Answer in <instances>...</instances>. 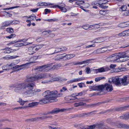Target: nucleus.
Listing matches in <instances>:
<instances>
[{
	"label": "nucleus",
	"instance_id": "f257e3e1",
	"mask_svg": "<svg viewBox=\"0 0 129 129\" xmlns=\"http://www.w3.org/2000/svg\"><path fill=\"white\" fill-rule=\"evenodd\" d=\"M25 82L17 84L15 86L14 91L16 93H22V96L25 97L32 96L36 94V93L40 92L39 89H36L33 90L35 83H31L28 84Z\"/></svg>",
	"mask_w": 129,
	"mask_h": 129
},
{
	"label": "nucleus",
	"instance_id": "f03ea898",
	"mask_svg": "<svg viewBox=\"0 0 129 129\" xmlns=\"http://www.w3.org/2000/svg\"><path fill=\"white\" fill-rule=\"evenodd\" d=\"M56 90L50 91L47 90L44 92L43 95L45 97L41 100L40 102V104H45L49 102H56L57 101L56 98L58 96L59 94H57Z\"/></svg>",
	"mask_w": 129,
	"mask_h": 129
},
{
	"label": "nucleus",
	"instance_id": "7ed1b4c3",
	"mask_svg": "<svg viewBox=\"0 0 129 129\" xmlns=\"http://www.w3.org/2000/svg\"><path fill=\"white\" fill-rule=\"evenodd\" d=\"M51 77L50 75L46 73H41L37 75H35L34 76H32L30 75H28L25 80V81L26 82H30L40 79L49 78V80H44L41 82L42 83L46 84L51 82Z\"/></svg>",
	"mask_w": 129,
	"mask_h": 129
},
{
	"label": "nucleus",
	"instance_id": "20e7f679",
	"mask_svg": "<svg viewBox=\"0 0 129 129\" xmlns=\"http://www.w3.org/2000/svg\"><path fill=\"white\" fill-rule=\"evenodd\" d=\"M110 61L118 62H124L129 59V56L127 54L124 52H121L118 54H113L107 58Z\"/></svg>",
	"mask_w": 129,
	"mask_h": 129
},
{
	"label": "nucleus",
	"instance_id": "39448f33",
	"mask_svg": "<svg viewBox=\"0 0 129 129\" xmlns=\"http://www.w3.org/2000/svg\"><path fill=\"white\" fill-rule=\"evenodd\" d=\"M89 89L94 90L102 91L105 88H106V90L107 91L109 92H110L113 90L112 85L108 83L105 84L104 85L98 86L94 85L92 86H89Z\"/></svg>",
	"mask_w": 129,
	"mask_h": 129
},
{
	"label": "nucleus",
	"instance_id": "423d86ee",
	"mask_svg": "<svg viewBox=\"0 0 129 129\" xmlns=\"http://www.w3.org/2000/svg\"><path fill=\"white\" fill-rule=\"evenodd\" d=\"M127 79V77L126 76L122 78L113 77L109 79L108 82L110 84L113 83L116 85H121V83H125Z\"/></svg>",
	"mask_w": 129,
	"mask_h": 129
},
{
	"label": "nucleus",
	"instance_id": "0eeeda50",
	"mask_svg": "<svg viewBox=\"0 0 129 129\" xmlns=\"http://www.w3.org/2000/svg\"><path fill=\"white\" fill-rule=\"evenodd\" d=\"M53 64L52 63L47 64L37 67L35 68V70H37L38 71H41L42 72H47L51 69V66Z\"/></svg>",
	"mask_w": 129,
	"mask_h": 129
},
{
	"label": "nucleus",
	"instance_id": "6e6552de",
	"mask_svg": "<svg viewBox=\"0 0 129 129\" xmlns=\"http://www.w3.org/2000/svg\"><path fill=\"white\" fill-rule=\"evenodd\" d=\"M64 109H60L59 108H55L51 111L48 112L47 113L43 114L44 115H47L50 114H56L59 112H62L66 110Z\"/></svg>",
	"mask_w": 129,
	"mask_h": 129
},
{
	"label": "nucleus",
	"instance_id": "1a4fd4ad",
	"mask_svg": "<svg viewBox=\"0 0 129 129\" xmlns=\"http://www.w3.org/2000/svg\"><path fill=\"white\" fill-rule=\"evenodd\" d=\"M39 49V47L36 46L29 47L27 51V53L29 54H33Z\"/></svg>",
	"mask_w": 129,
	"mask_h": 129
},
{
	"label": "nucleus",
	"instance_id": "9d476101",
	"mask_svg": "<svg viewBox=\"0 0 129 129\" xmlns=\"http://www.w3.org/2000/svg\"><path fill=\"white\" fill-rule=\"evenodd\" d=\"M25 64H24L20 66L19 65L15 66V64L14 63H13L9 65V70L13 68L14 69H16L19 68H20V69H23L25 68Z\"/></svg>",
	"mask_w": 129,
	"mask_h": 129
},
{
	"label": "nucleus",
	"instance_id": "9b49d317",
	"mask_svg": "<svg viewBox=\"0 0 129 129\" xmlns=\"http://www.w3.org/2000/svg\"><path fill=\"white\" fill-rule=\"evenodd\" d=\"M84 77L79 78H74L71 80H68L67 82L68 84L72 83L74 82L79 81L85 79Z\"/></svg>",
	"mask_w": 129,
	"mask_h": 129
},
{
	"label": "nucleus",
	"instance_id": "f8f14e48",
	"mask_svg": "<svg viewBox=\"0 0 129 129\" xmlns=\"http://www.w3.org/2000/svg\"><path fill=\"white\" fill-rule=\"evenodd\" d=\"M75 56L74 54H69L62 56V59L64 60H67L71 59Z\"/></svg>",
	"mask_w": 129,
	"mask_h": 129
},
{
	"label": "nucleus",
	"instance_id": "ddd939ff",
	"mask_svg": "<svg viewBox=\"0 0 129 129\" xmlns=\"http://www.w3.org/2000/svg\"><path fill=\"white\" fill-rule=\"evenodd\" d=\"M47 116H45L42 117H37L35 118H32L29 119V120L32 121H39L40 120H42L47 118Z\"/></svg>",
	"mask_w": 129,
	"mask_h": 129
},
{
	"label": "nucleus",
	"instance_id": "4468645a",
	"mask_svg": "<svg viewBox=\"0 0 129 129\" xmlns=\"http://www.w3.org/2000/svg\"><path fill=\"white\" fill-rule=\"evenodd\" d=\"M116 126L118 128H128V125L126 124L122 123H118L117 124Z\"/></svg>",
	"mask_w": 129,
	"mask_h": 129
},
{
	"label": "nucleus",
	"instance_id": "2eb2a0df",
	"mask_svg": "<svg viewBox=\"0 0 129 129\" xmlns=\"http://www.w3.org/2000/svg\"><path fill=\"white\" fill-rule=\"evenodd\" d=\"M55 51L56 50H55V49L54 48L49 49L47 51L48 54H46V55H52L55 53Z\"/></svg>",
	"mask_w": 129,
	"mask_h": 129
},
{
	"label": "nucleus",
	"instance_id": "dca6fc26",
	"mask_svg": "<svg viewBox=\"0 0 129 129\" xmlns=\"http://www.w3.org/2000/svg\"><path fill=\"white\" fill-rule=\"evenodd\" d=\"M53 6L55 8H56V7H57L63 12H66L67 11V9L64 7H61L59 5H54V6Z\"/></svg>",
	"mask_w": 129,
	"mask_h": 129
},
{
	"label": "nucleus",
	"instance_id": "f3484780",
	"mask_svg": "<svg viewBox=\"0 0 129 129\" xmlns=\"http://www.w3.org/2000/svg\"><path fill=\"white\" fill-rule=\"evenodd\" d=\"M100 48L101 49V50H102V53L106 52H108L109 51L111 50V49L109 48V46L105 47H103Z\"/></svg>",
	"mask_w": 129,
	"mask_h": 129
},
{
	"label": "nucleus",
	"instance_id": "a211bd4d",
	"mask_svg": "<svg viewBox=\"0 0 129 129\" xmlns=\"http://www.w3.org/2000/svg\"><path fill=\"white\" fill-rule=\"evenodd\" d=\"M10 26V21H6L4 22L2 24V27H7Z\"/></svg>",
	"mask_w": 129,
	"mask_h": 129
},
{
	"label": "nucleus",
	"instance_id": "6ab92c4d",
	"mask_svg": "<svg viewBox=\"0 0 129 129\" xmlns=\"http://www.w3.org/2000/svg\"><path fill=\"white\" fill-rule=\"evenodd\" d=\"M126 32L125 31H123L121 33H119L118 34L116 35V36L117 37L118 36L120 37H123L126 36Z\"/></svg>",
	"mask_w": 129,
	"mask_h": 129
},
{
	"label": "nucleus",
	"instance_id": "aec40b11",
	"mask_svg": "<svg viewBox=\"0 0 129 129\" xmlns=\"http://www.w3.org/2000/svg\"><path fill=\"white\" fill-rule=\"evenodd\" d=\"M51 76V82H53L54 81H58L59 80V78L58 77H56L55 78H53L51 75H50Z\"/></svg>",
	"mask_w": 129,
	"mask_h": 129
},
{
	"label": "nucleus",
	"instance_id": "412c9836",
	"mask_svg": "<svg viewBox=\"0 0 129 129\" xmlns=\"http://www.w3.org/2000/svg\"><path fill=\"white\" fill-rule=\"evenodd\" d=\"M120 119H128V117L127 114L123 115L119 117Z\"/></svg>",
	"mask_w": 129,
	"mask_h": 129
},
{
	"label": "nucleus",
	"instance_id": "4be33fe9",
	"mask_svg": "<svg viewBox=\"0 0 129 129\" xmlns=\"http://www.w3.org/2000/svg\"><path fill=\"white\" fill-rule=\"evenodd\" d=\"M122 14L123 16H126L129 15V12L127 11H125L122 12Z\"/></svg>",
	"mask_w": 129,
	"mask_h": 129
},
{
	"label": "nucleus",
	"instance_id": "5701e85b",
	"mask_svg": "<svg viewBox=\"0 0 129 129\" xmlns=\"http://www.w3.org/2000/svg\"><path fill=\"white\" fill-rule=\"evenodd\" d=\"M26 101H24L22 100V99L21 98H20L19 99V100L17 101V102L19 103L20 105H23L24 104V102Z\"/></svg>",
	"mask_w": 129,
	"mask_h": 129
},
{
	"label": "nucleus",
	"instance_id": "b1692460",
	"mask_svg": "<svg viewBox=\"0 0 129 129\" xmlns=\"http://www.w3.org/2000/svg\"><path fill=\"white\" fill-rule=\"evenodd\" d=\"M6 31L10 33H12L13 32V30L12 28H8L6 29Z\"/></svg>",
	"mask_w": 129,
	"mask_h": 129
},
{
	"label": "nucleus",
	"instance_id": "393cba45",
	"mask_svg": "<svg viewBox=\"0 0 129 129\" xmlns=\"http://www.w3.org/2000/svg\"><path fill=\"white\" fill-rule=\"evenodd\" d=\"M6 50V51H5L4 52V53H9L11 52V51H10L9 48H8L7 47V48H5V49H2L1 50Z\"/></svg>",
	"mask_w": 129,
	"mask_h": 129
},
{
	"label": "nucleus",
	"instance_id": "a878e982",
	"mask_svg": "<svg viewBox=\"0 0 129 129\" xmlns=\"http://www.w3.org/2000/svg\"><path fill=\"white\" fill-rule=\"evenodd\" d=\"M118 26L119 27L121 28H123L126 27V25L124 23H120L118 25Z\"/></svg>",
	"mask_w": 129,
	"mask_h": 129
},
{
	"label": "nucleus",
	"instance_id": "bb28decb",
	"mask_svg": "<svg viewBox=\"0 0 129 129\" xmlns=\"http://www.w3.org/2000/svg\"><path fill=\"white\" fill-rule=\"evenodd\" d=\"M33 42L32 41H30V42H25L23 43V45L24 46H26L27 45H29V44H31L33 43Z\"/></svg>",
	"mask_w": 129,
	"mask_h": 129
},
{
	"label": "nucleus",
	"instance_id": "cd10ccee",
	"mask_svg": "<svg viewBox=\"0 0 129 129\" xmlns=\"http://www.w3.org/2000/svg\"><path fill=\"white\" fill-rule=\"evenodd\" d=\"M62 59V56H58L55 58V60L56 61L61 60Z\"/></svg>",
	"mask_w": 129,
	"mask_h": 129
},
{
	"label": "nucleus",
	"instance_id": "c85d7f7f",
	"mask_svg": "<svg viewBox=\"0 0 129 129\" xmlns=\"http://www.w3.org/2000/svg\"><path fill=\"white\" fill-rule=\"evenodd\" d=\"M96 111H93L92 112H88L87 113H83V115L84 116H85V115H87V116H89L90 115L92 114H93V113L94 112H95Z\"/></svg>",
	"mask_w": 129,
	"mask_h": 129
},
{
	"label": "nucleus",
	"instance_id": "c756f323",
	"mask_svg": "<svg viewBox=\"0 0 129 129\" xmlns=\"http://www.w3.org/2000/svg\"><path fill=\"white\" fill-rule=\"evenodd\" d=\"M52 4L51 3L48 4L46 3L45 2H42V3H41L40 4V5L41 6H47L48 5H52Z\"/></svg>",
	"mask_w": 129,
	"mask_h": 129
},
{
	"label": "nucleus",
	"instance_id": "7c9ffc66",
	"mask_svg": "<svg viewBox=\"0 0 129 129\" xmlns=\"http://www.w3.org/2000/svg\"><path fill=\"white\" fill-rule=\"evenodd\" d=\"M39 103V102H33L29 104V106H34L38 105Z\"/></svg>",
	"mask_w": 129,
	"mask_h": 129
},
{
	"label": "nucleus",
	"instance_id": "2f4dec72",
	"mask_svg": "<svg viewBox=\"0 0 129 129\" xmlns=\"http://www.w3.org/2000/svg\"><path fill=\"white\" fill-rule=\"evenodd\" d=\"M44 38L42 37L36 39V41L38 42H41L44 41Z\"/></svg>",
	"mask_w": 129,
	"mask_h": 129
},
{
	"label": "nucleus",
	"instance_id": "473e14b6",
	"mask_svg": "<svg viewBox=\"0 0 129 129\" xmlns=\"http://www.w3.org/2000/svg\"><path fill=\"white\" fill-rule=\"evenodd\" d=\"M107 11L104 10H101L100 11V13L102 15H105L106 14Z\"/></svg>",
	"mask_w": 129,
	"mask_h": 129
},
{
	"label": "nucleus",
	"instance_id": "72a5a7b5",
	"mask_svg": "<svg viewBox=\"0 0 129 129\" xmlns=\"http://www.w3.org/2000/svg\"><path fill=\"white\" fill-rule=\"evenodd\" d=\"M30 18L31 19V20H34L36 18V16L35 15H31L30 16H29L28 18Z\"/></svg>",
	"mask_w": 129,
	"mask_h": 129
},
{
	"label": "nucleus",
	"instance_id": "f704fd0d",
	"mask_svg": "<svg viewBox=\"0 0 129 129\" xmlns=\"http://www.w3.org/2000/svg\"><path fill=\"white\" fill-rule=\"evenodd\" d=\"M126 9V7L125 6L123 5L122 6H121V9L120 10L121 11H125Z\"/></svg>",
	"mask_w": 129,
	"mask_h": 129
},
{
	"label": "nucleus",
	"instance_id": "c9c22d12",
	"mask_svg": "<svg viewBox=\"0 0 129 129\" xmlns=\"http://www.w3.org/2000/svg\"><path fill=\"white\" fill-rule=\"evenodd\" d=\"M94 52L96 54H100L102 53L101 49L100 48L97 49L95 51V52Z\"/></svg>",
	"mask_w": 129,
	"mask_h": 129
},
{
	"label": "nucleus",
	"instance_id": "e433bc0d",
	"mask_svg": "<svg viewBox=\"0 0 129 129\" xmlns=\"http://www.w3.org/2000/svg\"><path fill=\"white\" fill-rule=\"evenodd\" d=\"M58 67V66L57 64H55L53 66L51 67V69H56Z\"/></svg>",
	"mask_w": 129,
	"mask_h": 129
},
{
	"label": "nucleus",
	"instance_id": "4c0bfd02",
	"mask_svg": "<svg viewBox=\"0 0 129 129\" xmlns=\"http://www.w3.org/2000/svg\"><path fill=\"white\" fill-rule=\"evenodd\" d=\"M39 57V56H35L32 57L30 58L31 60H33L34 61L36 60Z\"/></svg>",
	"mask_w": 129,
	"mask_h": 129
},
{
	"label": "nucleus",
	"instance_id": "58836bf2",
	"mask_svg": "<svg viewBox=\"0 0 129 129\" xmlns=\"http://www.w3.org/2000/svg\"><path fill=\"white\" fill-rule=\"evenodd\" d=\"M52 32V31L51 30H46L43 32V33L45 34H49L50 33Z\"/></svg>",
	"mask_w": 129,
	"mask_h": 129
},
{
	"label": "nucleus",
	"instance_id": "ea45409f",
	"mask_svg": "<svg viewBox=\"0 0 129 129\" xmlns=\"http://www.w3.org/2000/svg\"><path fill=\"white\" fill-rule=\"evenodd\" d=\"M97 70H98V71L100 72H102L105 71V70L103 68H101L99 69H97Z\"/></svg>",
	"mask_w": 129,
	"mask_h": 129
},
{
	"label": "nucleus",
	"instance_id": "a19ab883",
	"mask_svg": "<svg viewBox=\"0 0 129 129\" xmlns=\"http://www.w3.org/2000/svg\"><path fill=\"white\" fill-rule=\"evenodd\" d=\"M95 44H93L90 45L86 46L85 48H90L91 47H95Z\"/></svg>",
	"mask_w": 129,
	"mask_h": 129
},
{
	"label": "nucleus",
	"instance_id": "79ce46f5",
	"mask_svg": "<svg viewBox=\"0 0 129 129\" xmlns=\"http://www.w3.org/2000/svg\"><path fill=\"white\" fill-rule=\"evenodd\" d=\"M84 3V1H77L76 3L77 5H79V4L83 3Z\"/></svg>",
	"mask_w": 129,
	"mask_h": 129
},
{
	"label": "nucleus",
	"instance_id": "37998d69",
	"mask_svg": "<svg viewBox=\"0 0 129 129\" xmlns=\"http://www.w3.org/2000/svg\"><path fill=\"white\" fill-rule=\"evenodd\" d=\"M83 92H81L77 93V94L76 95H74V94H72V96H77L79 95L81 96L83 95Z\"/></svg>",
	"mask_w": 129,
	"mask_h": 129
},
{
	"label": "nucleus",
	"instance_id": "c03bdc74",
	"mask_svg": "<svg viewBox=\"0 0 129 129\" xmlns=\"http://www.w3.org/2000/svg\"><path fill=\"white\" fill-rule=\"evenodd\" d=\"M82 27L85 30L89 28V25H84L82 26Z\"/></svg>",
	"mask_w": 129,
	"mask_h": 129
},
{
	"label": "nucleus",
	"instance_id": "a18cd8bd",
	"mask_svg": "<svg viewBox=\"0 0 129 129\" xmlns=\"http://www.w3.org/2000/svg\"><path fill=\"white\" fill-rule=\"evenodd\" d=\"M99 93H92L90 94H89V95L90 96H93L96 95H99Z\"/></svg>",
	"mask_w": 129,
	"mask_h": 129
},
{
	"label": "nucleus",
	"instance_id": "49530a36",
	"mask_svg": "<svg viewBox=\"0 0 129 129\" xmlns=\"http://www.w3.org/2000/svg\"><path fill=\"white\" fill-rule=\"evenodd\" d=\"M2 69L3 70H9V68H6V66H3L2 67Z\"/></svg>",
	"mask_w": 129,
	"mask_h": 129
},
{
	"label": "nucleus",
	"instance_id": "de8ad7c7",
	"mask_svg": "<svg viewBox=\"0 0 129 129\" xmlns=\"http://www.w3.org/2000/svg\"><path fill=\"white\" fill-rule=\"evenodd\" d=\"M38 9V8H36V9H31L30 10V11H31L34 12H36L37 11Z\"/></svg>",
	"mask_w": 129,
	"mask_h": 129
},
{
	"label": "nucleus",
	"instance_id": "09e8293b",
	"mask_svg": "<svg viewBox=\"0 0 129 129\" xmlns=\"http://www.w3.org/2000/svg\"><path fill=\"white\" fill-rule=\"evenodd\" d=\"M45 14H46L47 13H50L51 12V10H50L48 9H46L45 10Z\"/></svg>",
	"mask_w": 129,
	"mask_h": 129
},
{
	"label": "nucleus",
	"instance_id": "8fccbe9b",
	"mask_svg": "<svg viewBox=\"0 0 129 129\" xmlns=\"http://www.w3.org/2000/svg\"><path fill=\"white\" fill-rule=\"evenodd\" d=\"M86 73L87 74H89L90 73V70L89 68H87L86 69Z\"/></svg>",
	"mask_w": 129,
	"mask_h": 129
},
{
	"label": "nucleus",
	"instance_id": "3c124183",
	"mask_svg": "<svg viewBox=\"0 0 129 129\" xmlns=\"http://www.w3.org/2000/svg\"><path fill=\"white\" fill-rule=\"evenodd\" d=\"M82 84H84V83H78V85L79 86V87L80 88H82L83 87V86H82Z\"/></svg>",
	"mask_w": 129,
	"mask_h": 129
},
{
	"label": "nucleus",
	"instance_id": "603ef678",
	"mask_svg": "<svg viewBox=\"0 0 129 129\" xmlns=\"http://www.w3.org/2000/svg\"><path fill=\"white\" fill-rule=\"evenodd\" d=\"M81 106H85L86 105V104L85 103H83V102H79Z\"/></svg>",
	"mask_w": 129,
	"mask_h": 129
},
{
	"label": "nucleus",
	"instance_id": "864d4df0",
	"mask_svg": "<svg viewBox=\"0 0 129 129\" xmlns=\"http://www.w3.org/2000/svg\"><path fill=\"white\" fill-rule=\"evenodd\" d=\"M16 8L15 7H10V8H7L4 9L3 10H9L10 9H13L14 8Z\"/></svg>",
	"mask_w": 129,
	"mask_h": 129
},
{
	"label": "nucleus",
	"instance_id": "5fc2aeb1",
	"mask_svg": "<svg viewBox=\"0 0 129 129\" xmlns=\"http://www.w3.org/2000/svg\"><path fill=\"white\" fill-rule=\"evenodd\" d=\"M17 21L19 22L18 21H17L16 20H13V21H11L10 22V24H15V22H16Z\"/></svg>",
	"mask_w": 129,
	"mask_h": 129
},
{
	"label": "nucleus",
	"instance_id": "6e6d98bb",
	"mask_svg": "<svg viewBox=\"0 0 129 129\" xmlns=\"http://www.w3.org/2000/svg\"><path fill=\"white\" fill-rule=\"evenodd\" d=\"M98 4L100 5V7H101L102 8H107L106 7V6H105L104 5H102V4H103V3L102 4Z\"/></svg>",
	"mask_w": 129,
	"mask_h": 129
},
{
	"label": "nucleus",
	"instance_id": "4d7b16f0",
	"mask_svg": "<svg viewBox=\"0 0 129 129\" xmlns=\"http://www.w3.org/2000/svg\"><path fill=\"white\" fill-rule=\"evenodd\" d=\"M57 49L58 50V51H57V50L56 49H55V50H56L55 52V53H56L58 52H60L61 51V48H57Z\"/></svg>",
	"mask_w": 129,
	"mask_h": 129
},
{
	"label": "nucleus",
	"instance_id": "13d9d810",
	"mask_svg": "<svg viewBox=\"0 0 129 129\" xmlns=\"http://www.w3.org/2000/svg\"><path fill=\"white\" fill-rule=\"evenodd\" d=\"M126 36H129V30L128 29L125 31Z\"/></svg>",
	"mask_w": 129,
	"mask_h": 129
},
{
	"label": "nucleus",
	"instance_id": "bf43d9fd",
	"mask_svg": "<svg viewBox=\"0 0 129 129\" xmlns=\"http://www.w3.org/2000/svg\"><path fill=\"white\" fill-rule=\"evenodd\" d=\"M100 80H101L100 77L96 78L95 79V81L96 82L99 81Z\"/></svg>",
	"mask_w": 129,
	"mask_h": 129
},
{
	"label": "nucleus",
	"instance_id": "052dcab7",
	"mask_svg": "<svg viewBox=\"0 0 129 129\" xmlns=\"http://www.w3.org/2000/svg\"><path fill=\"white\" fill-rule=\"evenodd\" d=\"M55 36V35L53 34H51L49 35V37L50 38H52Z\"/></svg>",
	"mask_w": 129,
	"mask_h": 129
},
{
	"label": "nucleus",
	"instance_id": "680f3d73",
	"mask_svg": "<svg viewBox=\"0 0 129 129\" xmlns=\"http://www.w3.org/2000/svg\"><path fill=\"white\" fill-rule=\"evenodd\" d=\"M101 38H98L97 39H95V40H97L98 41L97 42L98 43H100L101 42H102V41L100 40V39H101Z\"/></svg>",
	"mask_w": 129,
	"mask_h": 129
},
{
	"label": "nucleus",
	"instance_id": "e2e57ef3",
	"mask_svg": "<svg viewBox=\"0 0 129 129\" xmlns=\"http://www.w3.org/2000/svg\"><path fill=\"white\" fill-rule=\"evenodd\" d=\"M61 51H66L67 50V48L65 47H63L61 48Z\"/></svg>",
	"mask_w": 129,
	"mask_h": 129
},
{
	"label": "nucleus",
	"instance_id": "0e129e2a",
	"mask_svg": "<svg viewBox=\"0 0 129 129\" xmlns=\"http://www.w3.org/2000/svg\"><path fill=\"white\" fill-rule=\"evenodd\" d=\"M28 39H22L21 40L19 41L20 42H21V41H27L28 40Z\"/></svg>",
	"mask_w": 129,
	"mask_h": 129
},
{
	"label": "nucleus",
	"instance_id": "69168bd1",
	"mask_svg": "<svg viewBox=\"0 0 129 129\" xmlns=\"http://www.w3.org/2000/svg\"><path fill=\"white\" fill-rule=\"evenodd\" d=\"M5 12L7 14L9 15V16L10 17H11L12 15V14H11L10 12H7L6 11H5Z\"/></svg>",
	"mask_w": 129,
	"mask_h": 129
},
{
	"label": "nucleus",
	"instance_id": "338daca9",
	"mask_svg": "<svg viewBox=\"0 0 129 129\" xmlns=\"http://www.w3.org/2000/svg\"><path fill=\"white\" fill-rule=\"evenodd\" d=\"M93 83V81H91L90 82L88 81H87L86 82V83L88 84H90L91 83Z\"/></svg>",
	"mask_w": 129,
	"mask_h": 129
},
{
	"label": "nucleus",
	"instance_id": "774afa93",
	"mask_svg": "<svg viewBox=\"0 0 129 129\" xmlns=\"http://www.w3.org/2000/svg\"><path fill=\"white\" fill-rule=\"evenodd\" d=\"M116 66V65H113V64H111L110 66V68L112 69L115 67Z\"/></svg>",
	"mask_w": 129,
	"mask_h": 129
}]
</instances>
